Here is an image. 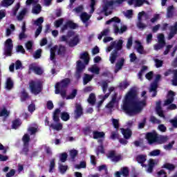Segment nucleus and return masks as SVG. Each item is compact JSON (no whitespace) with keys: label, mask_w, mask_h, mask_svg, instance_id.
<instances>
[{"label":"nucleus","mask_w":177,"mask_h":177,"mask_svg":"<svg viewBox=\"0 0 177 177\" xmlns=\"http://www.w3.org/2000/svg\"><path fill=\"white\" fill-rule=\"evenodd\" d=\"M80 58L84 61L85 64H88V63H89V57L88 56V53L82 54Z\"/></svg>","instance_id":"79ce46f5"},{"label":"nucleus","mask_w":177,"mask_h":177,"mask_svg":"<svg viewBox=\"0 0 177 177\" xmlns=\"http://www.w3.org/2000/svg\"><path fill=\"white\" fill-rule=\"evenodd\" d=\"M121 175L124 177H127L129 176V170L127 167H123L121 169Z\"/></svg>","instance_id":"de8ad7c7"},{"label":"nucleus","mask_w":177,"mask_h":177,"mask_svg":"<svg viewBox=\"0 0 177 177\" xmlns=\"http://www.w3.org/2000/svg\"><path fill=\"white\" fill-rule=\"evenodd\" d=\"M6 88L8 90H10L12 89V88H13V81H12V79H10V77L7 78V80L6 82Z\"/></svg>","instance_id":"7c9ffc66"},{"label":"nucleus","mask_w":177,"mask_h":177,"mask_svg":"<svg viewBox=\"0 0 177 177\" xmlns=\"http://www.w3.org/2000/svg\"><path fill=\"white\" fill-rule=\"evenodd\" d=\"M136 91L131 90L127 94H126L123 100V110L129 114V115H136L139 113L142 112L144 107H146V91H142L141 96L142 100H135L130 106H127L128 103L136 96Z\"/></svg>","instance_id":"f257e3e1"},{"label":"nucleus","mask_w":177,"mask_h":177,"mask_svg":"<svg viewBox=\"0 0 177 177\" xmlns=\"http://www.w3.org/2000/svg\"><path fill=\"white\" fill-rule=\"evenodd\" d=\"M91 15L86 13V12H82L80 15V19L83 23H86L89 19H91Z\"/></svg>","instance_id":"b1692460"},{"label":"nucleus","mask_w":177,"mask_h":177,"mask_svg":"<svg viewBox=\"0 0 177 177\" xmlns=\"http://www.w3.org/2000/svg\"><path fill=\"white\" fill-rule=\"evenodd\" d=\"M42 23H44V17H39L34 22V25L39 27L35 32L36 38L39 35V34H41V31H42Z\"/></svg>","instance_id":"f8f14e48"},{"label":"nucleus","mask_w":177,"mask_h":177,"mask_svg":"<svg viewBox=\"0 0 177 177\" xmlns=\"http://www.w3.org/2000/svg\"><path fill=\"white\" fill-rule=\"evenodd\" d=\"M135 48L136 49L137 52L140 55H145V50L143 49V46L139 41H135Z\"/></svg>","instance_id":"aec40b11"},{"label":"nucleus","mask_w":177,"mask_h":177,"mask_svg":"<svg viewBox=\"0 0 177 177\" xmlns=\"http://www.w3.org/2000/svg\"><path fill=\"white\" fill-rule=\"evenodd\" d=\"M162 168L169 169V171H172V170L175 169V165H174L171 163H165L162 165Z\"/></svg>","instance_id":"c03bdc74"},{"label":"nucleus","mask_w":177,"mask_h":177,"mask_svg":"<svg viewBox=\"0 0 177 177\" xmlns=\"http://www.w3.org/2000/svg\"><path fill=\"white\" fill-rule=\"evenodd\" d=\"M13 31H15V25L10 24V28L6 29V35L7 37H9V35H10V34H12V32H13Z\"/></svg>","instance_id":"a19ab883"},{"label":"nucleus","mask_w":177,"mask_h":177,"mask_svg":"<svg viewBox=\"0 0 177 177\" xmlns=\"http://www.w3.org/2000/svg\"><path fill=\"white\" fill-rule=\"evenodd\" d=\"M158 164V160L157 159H149L148 160V168L147 169V172L149 174H151L153 172V168L156 167Z\"/></svg>","instance_id":"2eb2a0df"},{"label":"nucleus","mask_w":177,"mask_h":177,"mask_svg":"<svg viewBox=\"0 0 177 177\" xmlns=\"http://www.w3.org/2000/svg\"><path fill=\"white\" fill-rule=\"evenodd\" d=\"M174 96H175V93H174V91H169L168 95H167V98L165 101V106H168V104H171V103H172V102H174Z\"/></svg>","instance_id":"a211bd4d"},{"label":"nucleus","mask_w":177,"mask_h":177,"mask_svg":"<svg viewBox=\"0 0 177 177\" xmlns=\"http://www.w3.org/2000/svg\"><path fill=\"white\" fill-rule=\"evenodd\" d=\"M66 49L64 48V46H54L50 49V60H54L55 59V55L56 52H57L58 55H62L64 53V51Z\"/></svg>","instance_id":"6e6552de"},{"label":"nucleus","mask_w":177,"mask_h":177,"mask_svg":"<svg viewBox=\"0 0 177 177\" xmlns=\"http://www.w3.org/2000/svg\"><path fill=\"white\" fill-rule=\"evenodd\" d=\"M28 131L29 132V133H30V135H34V133H37V132H38V127H29L28 129Z\"/></svg>","instance_id":"864d4df0"},{"label":"nucleus","mask_w":177,"mask_h":177,"mask_svg":"<svg viewBox=\"0 0 177 177\" xmlns=\"http://www.w3.org/2000/svg\"><path fill=\"white\" fill-rule=\"evenodd\" d=\"M142 17L148 19L149 16L146 14V12H145V11H142L138 15V23L137 24V27L141 30H145V28L147 27V25L142 23Z\"/></svg>","instance_id":"9b49d317"},{"label":"nucleus","mask_w":177,"mask_h":177,"mask_svg":"<svg viewBox=\"0 0 177 177\" xmlns=\"http://www.w3.org/2000/svg\"><path fill=\"white\" fill-rule=\"evenodd\" d=\"M156 113L159 115V117H162V118H165L164 115V112L162 109H161V102H156Z\"/></svg>","instance_id":"412c9836"},{"label":"nucleus","mask_w":177,"mask_h":177,"mask_svg":"<svg viewBox=\"0 0 177 177\" xmlns=\"http://www.w3.org/2000/svg\"><path fill=\"white\" fill-rule=\"evenodd\" d=\"M176 30H177V25L176 24L174 26L171 27V32L169 34V39H171V38L174 37V35L176 34Z\"/></svg>","instance_id":"72a5a7b5"},{"label":"nucleus","mask_w":177,"mask_h":177,"mask_svg":"<svg viewBox=\"0 0 177 177\" xmlns=\"http://www.w3.org/2000/svg\"><path fill=\"white\" fill-rule=\"evenodd\" d=\"M125 63V59L124 58H120L117 63L115 64V73L117 74L120 70H122V67L124 66V64Z\"/></svg>","instance_id":"dca6fc26"},{"label":"nucleus","mask_w":177,"mask_h":177,"mask_svg":"<svg viewBox=\"0 0 177 177\" xmlns=\"http://www.w3.org/2000/svg\"><path fill=\"white\" fill-rule=\"evenodd\" d=\"M160 153H161V151L160 149H155L149 152L148 156H149V157H156L157 156H160Z\"/></svg>","instance_id":"e433bc0d"},{"label":"nucleus","mask_w":177,"mask_h":177,"mask_svg":"<svg viewBox=\"0 0 177 177\" xmlns=\"http://www.w3.org/2000/svg\"><path fill=\"white\" fill-rule=\"evenodd\" d=\"M42 50L41 49L37 50L35 52V54L33 55V57H35V59H39V57H41V53Z\"/></svg>","instance_id":"338daca9"},{"label":"nucleus","mask_w":177,"mask_h":177,"mask_svg":"<svg viewBox=\"0 0 177 177\" xmlns=\"http://www.w3.org/2000/svg\"><path fill=\"white\" fill-rule=\"evenodd\" d=\"M32 12L34 15H38L39 13H40L41 12V6L36 3V4L33 6Z\"/></svg>","instance_id":"bb28decb"},{"label":"nucleus","mask_w":177,"mask_h":177,"mask_svg":"<svg viewBox=\"0 0 177 177\" xmlns=\"http://www.w3.org/2000/svg\"><path fill=\"white\" fill-rule=\"evenodd\" d=\"M101 86H102L103 93H106V92H107V88L109 87V85L107 84V82H102L101 83Z\"/></svg>","instance_id":"6e6d98bb"},{"label":"nucleus","mask_w":177,"mask_h":177,"mask_svg":"<svg viewBox=\"0 0 177 177\" xmlns=\"http://www.w3.org/2000/svg\"><path fill=\"white\" fill-rule=\"evenodd\" d=\"M67 153H62L59 155V160L62 162H66V160H67Z\"/></svg>","instance_id":"5fc2aeb1"},{"label":"nucleus","mask_w":177,"mask_h":177,"mask_svg":"<svg viewBox=\"0 0 177 177\" xmlns=\"http://www.w3.org/2000/svg\"><path fill=\"white\" fill-rule=\"evenodd\" d=\"M121 132L125 139H129L132 136V131L130 129H121Z\"/></svg>","instance_id":"4be33fe9"},{"label":"nucleus","mask_w":177,"mask_h":177,"mask_svg":"<svg viewBox=\"0 0 177 177\" xmlns=\"http://www.w3.org/2000/svg\"><path fill=\"white\" fill-rule=\"evenodd\" d=\"M123 13L125 17H127V19H131V17H132V15H133L132 10H128L126 12H124Z\"/></svg>","instance_id":"4d7b16f0"},{"label":"nucleus","mask_w":177,"mask_h":177,"mask_svg":"<svg viewBox=\"0 0 177 177\" xmlns=\"http://www.w3.org/2000/svg\"><path fill=\"white\" fill-rule=\"evenodd\" d=\"M26 13H27V9L24 8L17 16L18 20H23V17H24Z\"/></svg>","instance_id":"09e8293b"},{"label":"nucleus","mask_w":177,"mask_h":177,"mask_svg":"<svg viewBox=\"0 0 177 177\" xmlns=\"http://www.w3.org/2000/svg\"><path fill=\"white\" fill-rule=\"evenodd\" d=\"M174 10H175V8L172 6L168 7V8H167V17H172V16H174Z\"/></svg>","instance_id":"a18cd8bd"},{"label":"nucleus","mask_w":177,"mask_h":177,"mask_svg":"<svg viewBox=\"0 0 177 177\" xmlns=\"http://www.w3.org/2000/svg\"><path fill=\"white\" fill-rule=\"evenodd\" d=\"M13 2H15V0H3L1 2V5L4 8H8V6H10V5H12Z\"/></svg>","instance_id":"473e14b6"},{"label":"nucleus","mask_w":177,"mask_h":177,"mask_svg":"<svg viewBox=\"0 0 177 177\" xmlns=\"http://www.w3.org/2000/svg\"><path fill=\"white\" fill-rule=\"evenodd\" d=\"M93 78V75L85 74L84 77L83 78L84 85H86V84H88V82H90V81H92Z\"/></svg>","instance_id":"c85d7f7f"},{"label":"nucleus","mask_w":177,"mask_h":177,"mask_svg":"<svg viewBox=\"0 0 177 177\" xmlns=\"http://www.w3.org/2000/svg\"><path fill=\"white\" fill-rule=\"evenodd\" d=\"M85 69V65L81 62V61L77 62V73L80 74L82 71V70Z\"/></svg>","instance_id":"cd10ccee"},{"label":"nucleus","mask_w":177,"mask_h":177,"mask_svg":"<svg viewBox=\"0 0 177 177\" xmlns=\"http://www.w3.org/2000/svg\"><path fill=\"white\" fill-rule=\"evenodd\" d=\"M129 5H134L136 7L142 6L144 3H148L146 0H129Z\"/></svg>","instance_id":"f3484780"},{"label":"nucleus","mask_w":177,"mask_h":177,"mask_svg":"<svg viewBox=\"0 0 177 177\" xmlns=\"http://www.w3.org/2000/svg\"><path fill=\"white\" fill-rule=\"evenodd\" d=\"M122 44H124V40H116L111 44V46L106 49V52L109 53V52H111L113 49H115V50H121V49H122Z\"/></svg>","instance_id":"39448f33"},{"label":"nucleus","mask_w":177,"mask_h":177,"mask_svg":"<svg viewBox=\"0 0 177 177\" xmlns=\"http://www.w3.org/2000/svg\"><path fill=\"white\" fill-rule=\"evenodd\" d=\"M106 24H113V31L115 34H124L127 30L125 25L121 24V20L118 17H115L106 22Z\"/></svg>","instance_id":"f03ea898"},{"label":"nucleus","mask_w":177,"mask_h":177,"mask_svg":"<svg viewBox=\"0 0 177 177\" xmlns=\"http://www.w3.org/2000/svg\"><path fill=\"white\" fill-rule=\"evenodd\" d=\"M154 62H155V66H156V67H157V68H158L160 67H162V61H161L158 59H155Z\"/></svg>","instance_id":"e2e57ef3"},{"label":"nucleus","mask_w":177,"mask_h":177,"mask_svg":"<svg viewBox=\"0 0 177 177\" xmlns=\"http://www.w3.org/2000/svg\"><path fill=\"white\" fill-rule=\"evenodd\" d=\"M158 177H167V173L162 169L158 172Z\"/></svg>","instance_id":"774afa93"},{"label":"nucleus","mask_w":177,"mask_h":177,"mask_svg":"<svg viewBox=\"0 0 177 177\" xmlns=\"http://www.w3.org/2000/svg\"><path fill=\"white\" fill-rule=\"evenodd\" d=\"M69 154L71 158L74 160V158H75V157H77V156L78 155V151L75 149H72L69 151Z\"/></svg>","instance_id":"3c124183"},{"label":"nucleus","mask_w":177,"mask_h":177,"mask_svg":"<svg viewBox=\"0 0 177 177\" xmlns=\"http://www.w3.org/2000/svg\"><path fill=\"white\" fill-rule=\"evenodd\" d=\"M93 138L94 139H99V138H104V132L94 131Z\"/></svg>","instance_id":"58836bf2"},{"label":"nucleus","mask_w":177,"mask_h":177,"mask_svg":"<svg viewBox=\"0 0 177 177\" xmlns=\"http://www.w3.org/2000/svg\"><path fill=\"white\" fill-rule=\"evenodd\" d=\"M62 24H63V19H57L54 22V26L55 27H56V28H59V27H60V26H62Z\"/></svg>","instance_id":"13d9d810"},{"label":"nucleus","mask_w":177,"mask_h":177,"mask_svg":"<svg viewBox=\"0 0 177 177\" xmlns=\"http://www.w3.org/2000/svg\"><path fill=\"white\" fill-rule=\"evenodd\" d=\"M95 102H96V98H95V94L91 93L88 98V102L90 104H95Z\"/></svg>","instance_id":"4c0bfd02"},{"label":"nucleus","mask_w":177,"mask_h":177,"mask_svg":"<svg viewBox=\"0 0 177 177\" xmlns=\"http://www.w3.org/2000/svg\"><path fill=\"white\" fill-rule=\"evenodd\" d=\"M117 51H114L111 53V55L109 57V62L111 63V64H114L115 63V60H117Z\"/></svg>","instance_id":"393cba45"},{"label":"nucleus","mask_w":177,"mask_h":177,"mask_svg":"<svg viewBox=\"0 0 177 177\" xmlns=\"http://www.w3.org/2000/svg\"><path fill=\"white\" fill-rule=\"evenodd\" d=\"M109 95L110 93H106L105 95H100V99H101V100L98 103V107H100V106H102L103 102H104V100L107 99V97H109Z\"/></svg>","instance_id":"49530a36"},{"label":"nucleus","mask_w":177,"mask_h":177,"mask_svg":"<svg viewBox=\"0 0 177 177\" xmlns=\"http://www.w3.org/2000/svg\"><path fill=\"white\" fill-rule=\"evenodd\" d=\"M68 169V167L67 165H59L58 169L60 172V174H66V171Z\"/></svg>","instance_id":"c9c22d12"},{"label":"nucleus","mask_w":177,"mask_h":177,"mask_svg":"<svg viewBox=\"0 0 177 177\" xmlns=\"http://www.w3.org/2000/svg\"><path fill=\"white\" fill-rule=\"evenodd\" d=\"M67 27H69V28H77V24H75L73 21H68L66 24L62 27V30L64 31V30L67 29Z\"/></svg>","instance_id":"5701e85b"},{"label":"nucleus","mask_w":177,"mask_h":177,"mask_svg":"<svg viewBox=\"0 0 177 177\" xmlns=\"http://www.w3.org/2000/svg\"><path fill=\"white\" fill-rule=\"evenodd\" d=\"M158 140H160L158 143L162 144V143H165L167 140H168V137L167 136H160V138H158Z\"/></svg>","instance_id":"69168bd1"},{"label":"nucleus","mask_w":177,"mask_h":177,"mask_svg":"<svg viewBox=\"0 0 177 177\" xmlns=\"http://www.w3.org/2000/svg\"><path fill=\"white\" fill-rule=\"evenodd\" d=\"M9 115V111H8L6 109H3L0 112V117H8Z\"/></svg>","instance_id":"0e129e2a"},{"label":"nucleus","mask_w":177,"mask_h":177,"mask_svg":"<svg viewBox=\"0 0 177 177\" xmlns=\"http://www.w3.org/2000/svg\"><path fill=\"white\" fill-rule=\"evenodd\" d=\"M55 159H53L50 161L49 172H53V169H55Z\"/></svg>","instance_id":"680f3d73"},{"label":"nucleus","mask_w":177,"mask_h":177,"mask_svg":"<svg viewBox=\"0 0 177 177\" xmlns=\"http://www.w3.org/2000/svg\"><path fill=\"white\" fill-rule=\"evenodd\" d=\"M59 114L60 109H56L53 113V120L54 122L50 124V128L54 129V131H62L63 129V124L59 122L60 121L59 118Z\"/></svg>","instance_id":"7ed1b4c3"},{"label":"nucleus","mask_w":177,"mask_h":177,"mask_svg":"<svg viewBox=\"0 0 177 177\" xmlns=\"http://www.w3.org/2000/svg\"><path fill=\"white\" fill-rule=\"evenodd\" d=\"M33 71L34 73H35V74H37L38 75H41V74L44 73V71L39 67H35L33 68Z\"/></svg>","instance_id":"052dcab7"},{"label":"nucleus","mask_w":177,"mask_h":177,"mask_svg":"<svg viewBox=\"0 0 177 177\" xmlns=\"http://www.w3.org/2000/svg\"><path fill=\"white\" fill-rule=\"evenodd\" d=\"M80 42V39L78 38V36H75L73 40L69 41V46H75V45H77L78 43Z\"/></svg>","instance_id":"2f4dec72"},{"label":"nucleus","mask_w":177,"mask_h":177,"mask_svg":"<svg viewBox=\"0 0 177 177\" xmlns=\"http://www.w3.org/2000/svg\"><path fill=\"white\" fill-rule=\"evenodd\" d=\"M127 0H116V1H108L104 6V12H105V15L109 16V15H111V11L107 12L108 9L110 6H113L114 3L121 4L122 2H125Z\"/></svg>","instance_id":"0eeeda50"},{"label":"nucleus","mask_w":177,"mask_h":177,"mask_svg":"<svg viewBox=\"0 0 177 177\" xmlns=\"http://www.w3.org/2000/svg\"><path fill=\"white\" fill-rule=\"evenodd\" d=\"M20 125H21V122H20V120H16L12 122V127L13 129H17V127H20Z\"/></svg>","instance_id":"603ef678"},{"label":"nucleus","mask_w":177,"mask_h":177,"mask_svg":"<svg viewBox=\"0 0 177 177\" xmlns=\"http://www.w3.org/2000/svg\"><path fill=\"white\" fill-rule=\"evenodd\" d=\"M75 96H77V90L74 89L69 95L66 96V100H70L71 99H74Z\"/></svg>","instance_id":"8fccbe9b"},{"label":"nucleus","mask_w":177,"mask_h":177,"mask_svg":"<svg viewBox=\"0 0 177 177\" xmlns=\"http://www.w3.org/2000/svg\"><path fill=\"white\" fill-rule=\"evenodd\" d=\"M62 97H63V99H64V97H66V95H67V91L66 90V88H59V93Z\"/></svg>","instance_id":"bf43d9fd"},{"label":"nucleus","mask_w":177,"mask_h":177,"mask_svg":"<svg viewBox=\"0 0 177 177\" xmlns=\"http://www.w3.org/2000/svg\"><path fill=\"white\" fill-rule=\"evenodd\" d=\"M12 49L13 41L11 40V39H8L5 42L4 55H6L7 56H11Z\"/></svg>","instance_id":"9d476101"},{"label":"nucleus","mask_w":177,"mask_h":177,"mask_svg":"<svg viewBox=\"0 0 177 177\" xmlns=\"http://www.w3.org/2000/svg\"><path fill=\"white\" fill-rule=\"evenodd\" d=\"M158 44H162L165 45V39L162 33H160L158 35Z\"/></svg>","instance_id":"37998d69"},{"label":"nucleus","mask_w":177,"mask_h":177,"mask_svg":"<svg viewBox=\"0 0 177 177\" xmlns=\"http://www.w3.org/2000/svg\"><path fill=\"white\" fill-rule=\"evenodd\" d=\"M82 115V106L80 104H76L75 110V118H80Z\"/></svg>","instance_id":"6ab92c4d"},{"label":"nucleus","mask_w":177,"mask_h":177,"mask_svg":"<svg viewBox=\"0 0 177 177\" xmlns=\"http://www.w3.org/2000/svg\"><path fill=\"white\" fill-rule=\"evenodd\" d=\"M91 73H93V74H99L100 71V68H98L96 65H93L91 67L88 68V69Z\"/></svg>","instance_id":"a878e982"},{"label":"nucleus","mask_w":177,"mask_h":177,"mask_svg":"<svg viewBox=\"0 0 177 177\" xmlns=\"http://www.w3.org/2000/svg\"><path fill=\"white\" fill-rule=\"evenodd\" d=\"M61 120L62 121H68L70 120V115L67 112H62L61 113Z\"/></svg>","instance_id":"ea45409f"},{"label":"nucleus","mask_w":177,"mask_h":177,"mask_svg":"<svg viewBox=\"0 0 177 177\" xmlns=\"http://www.w3.org/2000/svg\"><path fill=\"white\" fill-rule=\"evenodd\" d=\"M26 32V23H23L22 26V32L19 34V39H24V38H27V35L24 34Z\"/></svg>","instance_id":"c756f323"},{"label":"nucleus","mask_w":177,"mask_h":177,"mask_svg":"<svg viewBox=\"0 0 177 177\" xmlns=\"http://www.w3.org/2000/svg\"><path fill=\"white\" fill-rule=\"evenodd\" d=\"M70 84V79H64L61 82L55 84V94L59 95L60 93V89H66L67 86Z\"/></svg>","instance_id":"423d86ee"},{"label":"nucleus","mask_w":177,"mask_h":177,"mask_svg":"<svg viewBox=\"0 0 177 177\" xmlns=\"http://www.w3.org/2000/svg\"><path fill=\"white\" fill-rule=\"evenodd\" d=\"M136 160L140 164H143L146 161V155H138Z\"/></svg>","instance_id":"f704fd0d"},{"label":"nucleus","mask_w":177,"mask_h":177,"mask_svg":"<svg viewBox=\"0 0 177 177\" xmlns=\"http://www.w3.org/2000/svg\"><path fill=\"white\" fill-rule=\"evenodd\" d=\"M160 80H161V75H157L156 77V80H155V82H153L151 84L149 91L150 92H153V93L152 94V96L153 97L156 95V91L157 90V82H158V81H160Z\"/></svg>","instance_id":"4468645a"},{"label":"nucleus","mask_w":177,"mask_h":177,"mask_svg":"<svg viewBox=\"0 0 177 177\" xmlns=\"http://www.w3.org/2000/svg\"><path fill=\"white\" fill-rule=\"evenodd\" d=\"M107 158H109L113 162H118L122 160V156L120 153H115L114 151H111L107 153Z\"/></svg>","instance_id":"1a4fd4ad"},{"label":"nucleus","mask_w":177,"mask_h":177,"mask_svg":"<svg viewBox=\"0 0 177 177\" xmlns=\"http://www.w3.org/2000/svg\"><path fill=\"white\" fill-rule=\"evenodd\" d=\"M42 83L39 80H33L29 84V89L33 95H38V93H40Z\"/></svg>","instance_id":"20e7f679"},{"label":"nucleus","mask_w":177,"mask_h":177,"mask_svg":"<svg viewBox=\"0 0 177 177\" xmlns=\"http://www.w3.org/2000/svg\"><path fill=\"white\" fill-rule=\"evenodd\" d=\"M147 139L149 145H153V143L158 142V137L157 136V133L152 132L147 133Z\"/></svg>","instance_id":"ddd939ff"}]
</instances>
